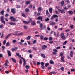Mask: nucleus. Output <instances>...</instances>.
I'll return each instance as SVG.
<instances>
[{
  "mask_svg": "<svg viewBox=\"0 0 75 75\" xmlns=\"http://www.w3.org/2000/svg\"><path fill=\"white\" fill-rule=\"evenodd\" d=\"M18 32L16 31L15 32V33H13V35H17V36H19L20 35H22V34H23V32H21L17 34V33H18Z\"/></svg>",
  "mask_w": 75,
  "mask_h": 75,
  "instance_id": "nucleus-1",
  "label": "nucleus"
},
{
  "mask_svg": "<svg viewBox=\"0 0 75 75\" xmlns=\"http://www.w3.org/2000/svg\"><path fill=\"white\" fill-rule=\"evenodd\" d=\"M40 30H43V29L44 30L46 29V27L45 26L43 27V24L42 23L40 24ZM42 27H43V28Z\"/></svg>",
  "mask_w": 75,
  "mask_h": 75,
  "instance_id": "nucleus-2",
  "label": "nucleus"
},
{
  "mask_svg": "<svg viewBox=\"0 0 75 75\" xmlns=\"http://www.w3.org/2000/svg\"><path fill=\"white\" fill-rule=\"evenodd\" d=\"M0 19H1V23H3V24H5V23L6 22H5V21H4V17L3 16H1L0 17Z\"/></svg>",
  "mask_w": 75,
  "mask_h": 75,
  "instance_id": "nucleus-3",
  "label": "nucleus"
},
{
  "mask_svg": "<svg viewBox=\"0 0 75 75\" xmlns=\"http://www.w3.org/2000/svg\"><path fill=\"white\" fill-rule=\"evenodd\" d=\"M60 35L61 38L63 40H65V37L64 35V34L63 33H61Z\"/></svg>",
  "mask_w": 75,
  "mask_h": 75,
  "instance_id": "nucleus-4",
  "label": "nucleus"
},
{
  "mask_svg": "<svg viewBox=\"0 0 75 75\" xmlns=\"http://www.w3.org/2000/svg\"><path fill=\"white\" fill-rule=\"evenodd\" d=\"M40 64L41 65V68H42L43 69H45V66H44V62H41L40 63Z\"/></svg>",
  "mask_w": 75,
  "mask_h": 75,
  "instance_id": "nucleus-5",
  "label": "nucleus"
},
{
  "mask_svg": "<svg viewBox=\"0 0 75 75\" xmlns=\"http://www.w3.org/2000/svg\"><path fill=\"white\" fill-rule=\"evenodd\" d=\"M64 58H65V56H63L62 57H61V62H65V60H64Z\"/></svg>",
  "mask_w": 75,
  "mask_h": 75,
  "instance_id": "nucleus-6",
  "label": "nucleus"
},
{
  "mask_svg": "<svg viewBox=\"0 0 75 75\" xmlns=\"http://www.w3.org/2000/svg\"><path fill=\"white\" fill-rule=\"evenodd\" d=\"M17 49H18V48L15 47V48H12L11 49V50L12 52H14V51H16Z\"/></svg>",
  "mask_w": 75,
  "mask_h": 75,
  "instance_id": "nucleus-7",
  "label": "nucleus"
},
{
  "mask_svg": "<svg viewBox=\"0 0 75 75\" xmlns=\"http://www.w3.org/2000/svg\"><path fill=\"white\" fill-rule=\"evenodd\" d=\"M58 16L57 15H54L53 16H52L51 19L52 20H53L54 19V17H58Z\"/></svg>",
  "mask_w": 75,
  "mask_h": 75,
  "instance_id": "nucleus-8",
  "label": "nucleus"
},
{
  "mask_svg": "<svg viewBox=\"0 0 75 75\" xmlns=\"http://www.w3.org/2000/svg\"><path fill=\"white\" fill-rule=\"evenodd\" d=\"M10 19L11 20V21H15V18H14L12 16H11L10 18Z\"/></svg>",
  "mask_w": 75,
  "mask_h": 75,
  "instance_id": "nucleus-9",
  "label": "nucleus"
},
{
  "mask_svg": "<svg viewBox=\"0 0 75 75\" xmlns=\"http://www.w3.org/2000/svg\"><path fill=\"white\" fill-rule=\"evenodd\" d=\"M11 12L13 13V14H14L15 13H16V11H15V9H11Z\"/></svg>",
  "mask_w": 75,
  "mask_h": 75,
  "instance_id": "nucleus-10",
  "label": "nucleus"
},
{
  "mask_svg": "<svg viewBox=\"0 0 75 75\" xmlns=\"http://www.w3.org/2000/svg\"><path fill=\"white\" fill-rule=\"evenodd\" d=\"M11 35V33H10L8 35L5 37L6 40H7V38L9 37H10Z\"/></svg>",
  "mask_w": 75,
  "mask_h": 75,
  "instance_id": "nucleus-11",
  "label": "nucleus"
},
{
  "mask_svg": "<svg viewBox=\"0 0 75 75\" xmlns=\"http://www.w3.org/2000/svg\"><path fill=\"white\" fill-rule=\"evenodd\" d=\"M47 48V46L45 45H43L42 47V50H45V49Z\"/></svg>",
  "mask_w": 75,
  "mask_h": 75,
  "instance_id": "nucleus-12",
  "label": "nucleus"
},
{
  "mask_svg": "<svg viewBox=\"0 0 75 75\" xmlns=\"http://www.w3.org/2000/svg\"><path fill=\"white\" fill-rule=\"evenodd\" d=\"M73 54H74V52L73 51H71L70 52V56L71 57H73Z\"/></svg>",
  "mask_w": 75,
  "mask_h": 75,
  "instance_id": "nucleus-13",
  "label": "nucleus"
},
{
  "mask_svg": "<svg viewBox=\"0 0 75 75\" xmlns=\"http://www.w3.org/2000/svg\"><path fill=\"white\" fill-rule=\"evenodd\" d=\"M50 25H55V22H52L50 23Z\"/></svg>",
  "mask_w": 75,
  "mask_h": 75,
  "instance_id": "nucleus-14",
  "label": "nucleus"
},
{
  "mask_svg": "<svg viewBox=\"0 0 75 75\" xmlns=\"http://www.w3.org/2000/svg\"><path fill=\"white\" fill-rule=\"evenodd\" d=\"M42 21V17L41 16H39L38 17V18L37 19V20H40Z\"/></svg>",
  "mask_w": 75,
  "mask_h": 75,
  "instance_id": "nucleus-15",
  "label": "nucleus"
},
{
  "mask_svg": "<svg viewBox=\"0 0 75 75\" xmlns=\"http://www.w3.org/2000/svg\"><path fill=\"white\" fill-rule=\"evenodd\" d=\"M49 11L50 13H52V8H50L49 9Z\"/></svg>",
  "mask_w": 75,
  "mask_h": 75,
  "instance_id": "nucleus-16",
  "label": "nucleus"
},
{
  "mask_svg": "<svg viewBox=\"0 0 75 75\" xmlns=\"http://www.w3.org/2000/svg\"><path fill=\"white\" fill-rule=\"evenodd\" d=\"M23 65H26V61H25V59H23Z\"/></svg>",
  "mask_w": 75,
  "mask_h": 75,
  "instance_id": "nucleus-17",
  "label": "nucleus"
},
{
  "mask_svg": "<svg viewBox=\"0 0 75 75\" xmlns=\"http://www.w3.org/2000/svg\"><path fill=\"white\" fill-rule=\"evenodd\" d=\"M61 13V14H65V10H64V9L62 10Z\"/></svg>",
  "mask_w": 75,
  "mask_h": 75,
  "instance_id": "nucleus-18",
  "label": "nucleus"
},
{
  "mask_svg": "<svg viewBox=\"0 0 75 75\" xmlns=\"http://www.w3.org/2000/svg\"><path fill=\"white\" fill-rule=\"evenodd\" d=\"M68 12L69 13L70 15H72V14H73V12H72L71 11H69Z\"/></svg>",
  "mask_w": 75,
  "mask_h": 75,
  "instance_id": "nucleus-19",
  "label": "nucleus"
},
{
  "mask_svg": "<svg viewBox=\"0 0 75 75\" xmlns=\"http://www.w3.org/2000/svg\"><path fill=\"white\" fill-rule=\"evenodd\" d=\"M31 24L32 25H36L34 21H32L31 22Z\"/></svg>",
  "mask_w": 75,
  "mask_h": 75,
  "instance_id": "nucleus-20",
  "label": "nucleus"
},
{
  "mask_svg": "<svg viewBox=\"0 0 75 75\" xmlns=\"http://www.w3.org/2000/svg\"><path fill=\"white\" fill-rule=\"evenodd\" d=\"M23 22L25 24H29L30 23V22L26 21H23Z\"/></svg>",
  "mask_w": 75,
  "mask_h": 75,
  "instance_id": "nucleus-21",
  "label": "nucleus"
},
{
  "mask_svg": "<svg viewBox=\"0 0 75 75\" xmlns=\"http://www.w3.org/2000/svg\"><path fill=\"white\" fill-rule=\"evenodd\" d=\"M7 52H8V56H9V57H11V53L10 52V51L8 50Z\"/></svg>",
  "mask_w": 75,
  "mask_h": 75,
  "instance_id": "nucleus-22",
  "label": "nucleus"
},
{
  "mask_svg": "<svg viewBox=\"0 0 75 75\" xmlns=\"http://www.w3.org/2000/svg\"><path fill=\"white\" fill-rule=\"evenodd\" d=\"M4 10H2L0 12V13L2 14L3 16L4 15Z\"/></svg>",
  "mask_w": 75,
  "mask_h": 75,
  "instance_id": "nucleus-23",
  "label": "nucleus"
},
{
  "mask_svg": "<svg viewBox=\"0 0 75 75\" xmlns=\"http://www.w3.org/2000/svg\"><path fill=\"white\" fill-rule=\"evenodd\" d=\"M64 4V1H62L61 2V6H63Z\"/></svg>",
  "mask_w": 75,
  "mask_h": 75,
  "instance_id": "nucleus-24",
  "label": "nucleus"
},
{
  "mask_svg": "<svg viewBox=\"0 0 75 75\" xmlns=\"http://www.w3.org/2000/svg\"><path fill=\"white\" fill-rule=\"evenodd\" d=\"M11 59L13 61V62H15V63L16 62V60L14 58H12Z\"/></svg>",
  "mask_w": 75,
  "mask_h": 75,
  "instance_id": "nucleus-25",
  "label": "nucleus"
},
{
  "mask_svg": "<svg viewBox=\"0 0 75 75\" xmlns=\"http://www.w3.org/2000/svg\"><path fill=\"white\" fill-rule=\"evenodd\" d=\"M41 56L42 57L44 58H46L45 56L43 54H41Z\"/></svg>",
  "mask_w": 75,
  "mask_h": 75,
  "instance_id": "nucleus-26",
  "label": "nucleus"
},
{
  "mask_svg": "<svg viewBox=\"0 0 75 75\" xmlns=\"http://www.w3.org/2000/svg\"><path fill=\"white\" fill-rule=\"evenodd\" d=\"M9 24H10V25H15L16 24L14 23H10L9 22L8 23Z\"/></svg>",
  "mask_w": 75,
  "mask_h": 75,
  "instance_id": "nucleus-27",
  "label": "nucleus"
},
{
  "mask_svg": "<svg viewBox=\"0 0 75 75\" xmlns=\"http://www.w3.org/2000/svg\"><path fill=\"white\" fill-rule=\"evenodd\" d=\"M31 38V36H28L27 38H26V40H30Z\"/></svg>",
  "mask_w": 75,
  "mask_h": 75,
  "instance_id": "nucleus-28",
  "label": "nucleus"
},
{
  "mask_svg": "<svg viewBox=\"0 0 75 75\" xmlns=\"http://www.w3.org/2000/svg\"><path fill=\"white\" fill-rule=\"evenodd\" d=\"M25 68L27 69H29V68H30V66L26 65L25 66Z\"/></svg>",
  "mask_w": 75,
  "mask_h": 75,
  "instance_id": "nucleus-29",
  "label": "nucleus"
},
{
  "mask_svg": "<svg viewBox=\"0 0 75 75\" xmlns=\"http://www.w3.org/2000/svg\"><path fill=\"white\" fill-rule=\"evenodd\" d=\"M41 7H40L38 8V11H41Z\"/></svg>",
  "mask_w": 75,
  "mask_h": 75,
  "instance_id": "nucleus-30",
  "label": "nucleus"
},
{
  "mask_svg": "<svg viewBox=\"0 0 75 75\" xmlns=\"http://www.w3.org/2000/svg\"><path fill=\"white\" fill-rule=\"evenodd\" d=\"M30 3H31V2H30V1H28L26 2V4H27V5L29 4H30Z\"/></svg>",
  "mask_w": 75,
  "mask_h": 75,
  "instance_id": "nucleus-31",
  "label": "nucleus"
},
{
  "mask_svg": "<svg viewBox=\"0 0 75 75\" xmlns=\"http://www.w3.org/2000/svg\"><path fill=\"white\" fill-rule=\"evenodd\" d=\"M22 16H23V17H26V16L24 14V13H22Z\"/></svg>",
  "mask_w": 75,
  "mask_h": 75,
  "instance_id": "nucleus-32",
  "label": "nucleus"
},
{
  "mask_svg": "<svg viewBox=\"0 0 75 75\" xmlns=\"http://www.w3.org/2000/svg\"><path fill=\"white\" fill-rule=\"evenodd\" d=\"M46 13L47 15L49 14V12H48V11L47 10H46Z\"/></svg>",
  "mask_w": 75,
  "mask_h": 75,
  "instance_id": "nucleus-33",
  "label": "nucleus"
},
{
  "mask_svg": "<svg viewBox=\"0 0 75 75\" xmlns=\"http://www.w3.org/2000/svg\"><path fill=\"white\" fill-rule=\"evenodd\" d=\"M6 45V47H8V46H10V45L9 43H7Z\"/></svg>",
  "mask_w": 75,
  "mask_h": 75,
  "instance_id": "nucleus-34",
  "label": "nucleus"
},
{
  "mask_svg": "<svg viewBox=\"0 0 75 75\" xmlns=\"http://www.w3.org/2000/svg\"><path fill=\"white\" fill-rule=\"evenodd\" d=\"M50 64H54V62L53 61H52V60L50 61Z\"/></svg>",
  "mask_w": 75,
  "mask_h": 75,
  "instance_id": "nucleus-35",
  "label": "nucleus"
},
{
  "mask_svg": "<svg viewBox=\"0 0 75 75\" xmlns=\"http://www.w3.org/2000/svg\"><path fill=\"white\" fill-rule=\"evenodd\" d=\"M49 65V63H47L45 64V67H47Z\"/></svg>",
  "mask_w": 75,
  "mask_h": 75,
  "instance_id": "nucleus-36",
  "label": "nucleus"
},
{
  "mask_svg": "<svg viewBox=\"0 0 75 75\" xmlns=\"http://www.w3.org/2000/svg\"><path fill=\"white\" fill-rule=\"evenodd\" d=\"M40 38L41 40H43V39L44 38V37L42 35H41L40 36Z\"/></svg>",
  "mask_w": 75,
  "mask_h": 75,
  "instance_id": "nucleus-37",
  "label": "nucleus"
},
{
  "mask_svg": "<svg viewBox=\"0 0 75 75\" xmlns=\"http://www.w3.org/2000/svg\"><path fill=\"white\" fill-rule=\"evenodd\" d=\"M67 57L69 59H71V58L70 57L69 55H67Z\"/></svg>",
  "mask_w": 75,
  "mask_h": 75,
  "instance_id": "nucleus-38",
  "label": "nucleus"
},
{
  "mask_svg": "<svg viewBox=\"0 0 75 75\" xmlns=\"http://www.w3.org/2000/svg\"><path fill=\"white\" fill-rule=\"evenodd\" d=\"M56 74V72L55 71H53L51 72V74Z\"/></svg>",
  "mask_w": 75,
  "mask_h": 75,
  "instance_id": "nucleus-39",
  "label": "nucleus"
},
{
  "mask_svg": "<svg viewBox=\"0 0 75 75\" xmlns=\"http://www.w3.org/2000/svg\"><path fill=\"white\" fill-rule=\"evenodd\" d=\"M6 40H5L3 42L4 45H5V44H6Z\"/></svg>",
  "mask_w": 75,
  "mask_h": 75,
  "instance_id": "nucleus-40",
  "label": "nucleus"
},
{
  "mask_svg": "<svg viewBox=\"0 0 75 75\" xmlns=\"http://www.w3.org/2000/svg\"><path fill=\"white\" fill-rule=\"evenodd\" d=\"M5 17H7L9 16V14H8L6 13L5 15Z\"/></svg>",
  "mask_w": 75,
  "mask_h": 75,
  "instance_id": "nucleus-41",
  "label": "nucleus"
},
{
  "mask_svg": "<svg viewBox=\"0 0 75 75\" xmlns=\"http://www.w3.org/2000/svg\"><path fill=\"white\" fill-rule=\"evenodd\" d=\"M25 11L26 12H28L29 11V9L28 8H26L25 9Z\"/></svg>",
  "mask_w": 75,
  "mask_h": 75,
  "instance_id": "nucleus-42",
  "label": "nucleus"
},
{
  "mask_svg": "<svg viewBox=\"0 0 75 75\" xmlns=\"http://www.w3.org/2000/svg\"><path fill=\"white\" fill-rule=\"evenodd\" d=\"M18 56V57L19 58H21V59H24V58L21 57V55H19V56Z\"/></svg>",
  "mask_w": 75,
  "mask_h": 75,
  "instance_id": "nucleus-43",
  "label": "nucleus"
},
{
  "mask_svg": "<svg viewBox=\"0 0 75 75\" xmlns=\"http://www.w3.org/2000/svg\"><path fill=\"white\" fill-rule=\"evenodd\" d=\"M23 28H24V29H25V30H27V27L25 26H24Z\"/></svg>",
  "mask_w": 75,
  "mask_h": 75,
  "instance_id": "nucleus-44",
  "label": "nucleus"
},
{
  "mask_svg": "<svg viewBox=\"0 0 75 75\" xmlns=\"http://www.w3.org/2000/svg\"><path fill=\"white\" fill-rule=\"evenodd\" d=\"M19 63L20 64H22V61L21 60V59H20V60L19 61Z\"/></svg>",
  "mask_w": 75,
  "mask_h": 75,
  "instance_id": "nucleus-45",
  "label": "nucleus"
},
{
  "mask_svg": "<svg viewBox=\"0 0 75 75\" xmlns=\"http://www.w3.org/2000/svg\"><path fill=\"white\" fill-rule=\"evenodd\" d=\"M32 6H33V5H31V4L29 6V8H32Z\"/></svg>",
  "mask_w": 75,
  "mask_h": 75,
  "instance_id": "nucleus-46",
  "label": "nucleus"
},
{
  "mask_svg": "<svg viewBox=\"0 0 75 75\" xmlns=\"http://www.w3.org/2000/svg\"><path fill=\"white\" fill-rule=\"evenodd\" d=\"M33 63L34 65H36V62L35 61H33Z\"/></svg>",
  "mask_w": 75,
  "mask_h": 75,
  "instance_id": "nucleus-47",
  "label": "nucleus"
},
{
  "mask_svg": "<svg viewBox=\"0 0 75 75\" xmlns=\"http://www.w3.org/2000/svg\"><path fill=\"white\" fill-rule=\"evenodd\" d=\"M67 41H65L63 43V45H65V44H67Z\"/></svg>",
  "mask_w": 75,
  "mask_h": 75,
  "instance_id": "nucleus-48",
  "label": "nucleus"
},
{
  "mask_svg": "<svg viewBox=\"0 0 75 75\" xmlns=\"http://www.w3.org/2000/svg\"><path fill=\"white\" fill-rule=\"evenodd\" d=\"M49 20H50V19H49V18H47L45 19V21L47 22V21H49Z\"/></svg>",
  "mask_w": 75,
  "mask_h": 75,
  "instance_id": "nucleus-49",
  "label": "nucleus"
},
{
  "mask_svg": "<svg viewBox=\"0 0 75 75\" xmlns=\"http://www.w3.org/2000/svg\"><path fill=\"white\" fill-rule=\"evenodd\" d=\"M16 40H13L12 41V42H13V43H16Z\"/></svg>",
  "mask_w": 75,
  "mask_h": 75,
  "instance_id": "nucleus-50",
  "label": "nucleus"
},
{
  "mask_svg": "<svg viewBox=\"0 0 75 75\" xmlns=\"http://www.w3.org/2000/svg\"><path fill=\"white\" fill-rule=\"evenodd\" d=\"M61 70L62 71H63L64 70V67H62L60 68Z\"/></svg>",
  "mask_w": 75,
  "mask_h": 75,
  "instance_id": "nucleus-51",
  "label": "nucleus"
},
{
  "mask_svg": "<svg viewBox=\"0 0 75 75\" xmlns=\"http://www.w3.org/2000/svg\"><path fill=\"white\" fill-rule=\"evenodd\" d=\"M60 57H63V56H63V53H61L60 54Z\"/></svg>",
  "mask_w": 75,
  "mask_h": 75,
  "instance_id": "nucleus-52",
  "label": "nucleus"
},
{
  "mask_svg": "<svg viewBox=\"0 0 75 75\" xmlns=\"http://www.w3.org/2000/svg\"><path fill=\"white\" fill-rule=\"evenodd\" d=\"M36 40H34L33 42V44H35V43H36Z\"/></svg>",
  "mask_w": 75,
  "mask_h": 75,
  "instance_id": "nucleus-53",
  "label": "nucleus"
},
{
  "mask_svg": "<svg viewBox=\"0 0 75 75\" xmlns=\"http://www.w3.org/2000/svg\"><path fill=\"white\" fill-rule=\"evenodd\" d=\"M49 40L50 41H52V38L51 37H50L49 38Z\"/></svg>",
  "mask_w": 75,
  "mask_h": 75,
  "instance_id": "nucleus-54",
  "label": "nucleus"
},
{
  "mask_svg": "<svg viewBox=\"0 0 75 75\" xmlns=\"http://www.w3.org/2000/svg\"><path fill=\"white\" fill-rule=\"evenodd\" d=\"M3 26V24H1V25H0V28H2Z\"/></svg>",
  "mask_w": 75,
  "mask_h": 75,
  "instance_id": "nucleus-55",
  "label": "nucleus"
},
{
  "mask_svg": "<svg viewBox=\"0 0 75 75\" xmlns=\"http://www.w3.org/2000/svg\"><path fill=\"white\" fill-rule=\"evenodd\" d=\"M44 40H48V38L47 37H45L44 38Z\"/></svg>",
  "mask_w": 75,
  "mask_h": 75,
  "instance_id": "nucleus-56",
  "label": "nucleus"
},
{
  "mask_svg": "<svg viewBox=\"0 0 75 75\" xmlns=\"http://www.w3.org/2000/svg\"><path fill=\"white\" fill-rule=\"evenodd\" d=\"M16 6L17 8H20V6L18 5H17Z\"/></svg>",
  "mask_w": 75,
  "mask_h": 75,
  "instance_id": "nucleus-57",
  "label": "nucleus"
},
{
  "mask_svg": "<svg viewBox=\"0 0 75 75\" xmlns=\"http://www.w3.org/2000/svg\"><path fill=\"white\" fill-rule=\"evenodd\" d=\"M53 51H54V52H57V50L56 49H54L53 50Z\"/></svg>",
  "mask_w": 75,
  "mask_h": 75,
  "instance_id": "nucleus-58",
  "label": "nucleus"
},
{
  "mask_svg": "<svg viewBox=\"0 0 75 75\" xmlns=\"http://www.w3.org/2000/svg\"><path fill=\"white\" fill-rule=\"evenodd\" d=\"M70 27L71 28V29H73V28L74 27V25H71V26H70Z\"/></svg>",
  "mask_w": 75,
  "mask_h": 75,
  "instance_id": "nucleus-59",
  "label": "nucleus"
},
{
  "mask_svg": "<svg viewBox=\"0 0 75 75\" xmlns=\"http://www.w3.org/2000/svg\"><path fill=\"white\" fill-rule=\"evenodd\" d=\"M66 2L67 3H69L70 2L69 1V0H67Z\"/></svg>",
  "mask_w": 75,
  "mask_h": 75,
  "instance_id": "nucleus-60",
  "label": "nucleus"
},
{
  "mask_svg": "<svg viewBox=\"0 0 75 75\" xmlns=\"http://www.w3.org/2000/svg\"><path fill=\"white\" fill-rule=\"evenodd\" d=\"M62 10L60 9H58V11H59V12H61Z\"/></svg>",
  "mask_w": 75,
  "mask_h": 75,
  "instance_id": "nucleus-61",
  "label": "nucleus"
},
{
  "mask_svg": "<svg viewBox=\"0 0 75 75\" xmlns=\"http://www.w3.org/2000/svg\"><path fill=\"white\" fill-rule=\"evenodd\" d=\"M4 65L5 66H8V65H7V63H6L5 64H4Z\"/></svg>",
  "mask_w": 75,
  "mask_h": 75,
  "instance_id": "nucleus-62",
  "label": "nucleus"
},
{
  "mask_svg": "<svg viewBox=\"0 0 75 75\" xmlns=\"http://www.w3.org/2000/svg\"><path fill=\"white\" fill-rule=\"evenodd\" d=\"M71 30L70 29H67V30H65L66 32H68V31H70Z\"/></svg>",
  "mask_w": 75,
  "mask_h": 75,
  "instance_id": "nucleus-63",
  "label": "nucleus"
},
{
  "mask_svg": "<svg viewBox=\"0 0 75 75\" xmlns=\"http://www.w3.org/2000/svg\"><path fill=\"white\" fill-rule=\"evenodd\" d=\"M24 41L22 39H21V42H24Z\"/></svg>",
  "mask_w": 75,
  "mask_h": 75,
  "instance_id": "nucleus-64",
  "label": "nucleus"
}]
</instances>
